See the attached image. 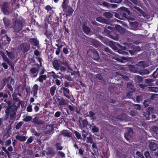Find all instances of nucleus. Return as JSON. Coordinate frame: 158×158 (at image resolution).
Listing matches in <instances>:
<instances>
[{
    "instance_id": "nucleus-23",
    "label": "nucleus",
    "mask_w": 158,
    "mask_h": 158,
    "mask_svg": "<svg viewBox=\"0 0 158 158\" xmlns=\"http://www.w3.org/2000/svg\"><path fill=\"white\" fill-rule=\"evenodd\" d=\"M4 24L6 27H8L10 25L11 21L6 17H4L3 19Z\"/></svg>"
},
{
    "instance_id": "nucleus-9",
    "label": "nucleus",
    "mask_w": 158,
    "mask_h": 158,
    "mask_svg": "<svg viewBox=\"0 0 158 158\" xmlns=\"http://www.w3.org/2000/svg\"><path fill=\"white\" fill-rule=\"evenodd\" d=\"M22 50L24 53L27 52L30 49V45L29 44L23 43L21 45Z\"/></svg>"
},
{
    "instance_id": "nucleus-41",
    "label": "nucleus",
    "mask_w": 158,
    "mask_h": 158,
    "mask_svg": "<svg viewBox=\"0 0 158 158\" xmlns=\"http://www.w3.org/2000/svg\"><path fill=\"white\" fill-rule=\"evenodd\" d=\"M95 113L93 112L92 111H90L89 112L88 116L90 118L92 119H95Z\"/></svg>"
},
{
    "instance_id": "nucleus-49",
    "label": "nucleus",
    "mask_w": 158,
    "mask_h": 158,
    "mask_svg": "<svg viewBox=\"0 0 158 158\" xmlns=\"http://www.w3.org/2000/svg\"><path fill=\"white\" fill-rule=\"evenodd\" d=\"M23 123L22 121L19 122L15 126V128L16 130L19 129L22 126Z\"/></svg>"
},
{
    "instance_id": "nucleus-40",
    "label": "nucleus",
    "mask_w": 158,
    "mask_h": 158,
    "mask_svg": "<svg viewBox=\"0 0 158 158\" xmlns=\"http://www.w3.org/2000/svg\"><path fill=\"white\" fill-rule=\"evenodd\" d=\"M12 110H13V108H7L5 110V116L6 117H8L9 115H10V113Z\"/></svg>"
},
{
    "instance_id": "nucleus-26",
    "label": "nucleus",
    "mask_w": 158,
    "mask_h": 158,
    "mask_svg": "<svg viewBox=\"0 0 158 158\" xmlns=\"http://www.w3.org/2000/svg\"><path fill=\"white\" fill-rule=\"evenodd\" d=\"M53 66L54 68L57 70H59L60 69V65L58 63L57 60H54L52 62Z\"/></svg>"
},
{
    "instance_id": "nucleus-4",
    "label": "nucleus",
    "mask_w": 158,
    "mask_h": 158,
    "mask_svg": "<svg viewBox=\"0 0 158 158\" xmlns=\"http://www.w3.org/2000/svg\"><path fill=\"white\" fill-rule=\"evenodd\" d=\"M12 27L15 32H19L23 28L22 21L19 19H16L13 22Z\"/></svg>"
},
{
    "instance_id": "nucleus-51",
    "label": "nucleus",
    "mask_w": 158,
    "mask_h": 158,
    "mask_svg": "<svg viewBox=\"0 0 158 158\" xmlns=\"http://www.w3.org/2000/svg\"><path fill=\"white\" fill-rule=\"evenodd\" d=\"M16 115V113L14 111V109L13 110H12L11 112L10 113V117L11 119L14 118L15 116Z\"/></svg>"
},
{
    "instance_id": "nucleus-36",
    "label": "nucleus",
    "mask_w": 158,
    "mask_h": 158,
    "mask_svg": "<svg viewBox=\"0 0 158 158\" xmlns=\"http://www.w3.org/2000/svg\"><path fill=\"white\" fill-rule=\"evenodd\" d=\"M120 12H126L128 14H130V10H128V8L123 6H122V7H121L120 8Z\"/></svg>"
},
{
    "instance_id": "nucleus-38",
    "label": "nucleus",
    "mask_w": 158,
    "mask_h": 158,
    "mask_svg": "<svg viewBox=\"0 0 158 158\" xmlns=\"http://www.w3.org/2000/svg\"><path fill=\"white\" fill-rule=\"evenodd\" d=\"M120 15L121 16V18H122L123 19L122 20H125L126 19H128V16L124 12H120Z\"/></svg>"
},
{
    "instance_id": "nucleus-44",
    "label": "nucleus",
    "mask_w": 158,
    "mask_h": 158,
    "mask_svg": "<svg viewBox=\"0 0 158 158\" xmlns=\"http://www.w3.org/2000/svg\"><path fill=\"white\" fill-rule=\"evenodd\" d=\"M145 82L148 84V85H147V86L148 85L150 86L151 85V84L152 83V82L153 81L152 79H146L144 80Z\"/></svg>"
},
{
    "instance_id": "nucleus-59",
    "label": "nucleus",
    "mask_w": 158,
    "mask_h": 158,
    "mask_svg": "<svg viewBox=\"0 0 158 158\" xmlns=\"http://www.w3.org/2000/svg\"><path fill=\"white\" fill-rule=\"evenodd\" d=\"M63 64L66 67H67L68 69L72 71V69L70 67L69 65L66 62H64L63 63Z\"/></svg>"
},
{
    "instance_id": "nucleus-1",
    "label": "nucleus",
    "mask_w": 158,
    "mask_h": 158,
    "mask_svg": "<svg viewBox=\"0 0 158 158\" xmlns=\"http://www.w3.org/2000/svg\"><path fill=\"white\" fill-rule=\"evenodd\" d=\"M68 1L63 0L61 5L63 11L64 12L66 17L71 16L73 11L72 8L68 5Z\"/></svg>"
},
{
    "instance_id": "nucleus-3",
    "label": "nucleus",
    "mask_w": 158,
    "mask_h": 158,
    "mask_svg": "<svg viewBox=\"0 0 158 158\" xmlns=\"http://www.w3.org/2000/svg\"><path fill=\"white\" fill-rule=\"evenodd\" d=\"M79 123L80 127L82 132L84 133H86L89 131V129H91L92 127L91 125L88 123V122L86 119L82 120L81 122L79 121Z\"/></svg>"
},
{
    "instance_id": "nucleus-35",
    "label": "nucleus",
    "mask_w": 158,
    "mask_h": 158,
    "mask_svg": "<svg viewBox=\"0 0 158 158\" xmlns=\"http://www.w3.org/2000/svg\"><path fill=\"white\" fill-rule=\"evenodd\" d=\"M128 68L131 72H132L134 73H136V72L137 70L136 67L134 65H128Z\"/></svg>"
},
{
    "instance_id": "nucleus-58",
    "label": "nucleus",
    "mask_w": 158,
    "mask_h": 158,
    "mask_svg": "<svg viewBox=\"0 0 158 158\" xmlns=\"http://www.w3.org/2000/svg\"><path fill=\"white\" fill-rule=\"evenodd\" d=\"M110 4L109 3L107 2H105V1H104L102 2V5L105 6L106 7L108 8H110Z\"/></svg>"
},
{
    "instance_id": "nucleus-6",
    "label": "nucleus",
    "mask_w": 158,
    "mask_h": 158,
    "mask_svg": "<svg viewBox=\"0 0 158 158\" xmlns=\"http://www.w3.org/2000/svg\"><path fill=\"white\" fill-rule=\"evenodd\" d=\"M59 91L61 93H62L64 96L66 98L69 99H70V90L68 88L62 86L61 88Z\"/></svg>"
},
{
    "instance_id": "nucleus-25",
    "label": "nucleus",
    "mask_w": 158,
    "mask_h": 158,
    "mask_svg": "<svg viewBox=\"0 0 158 158\" xmlns=\"http://www.w3.org/2000/svg\"><path fill=\"white\" fill-rule=\"evenodd\" d=\"M39 86L36 84H35L33 86L32 89V92L33 93L34 96H35L37 94L38 90V89Z\"/></svg>"
},
{
    "instance_id": "nucleus-33",
    "label": "nucleus",
    "mask_w": 158,
    "mask_h": 158,
    "mask_svg": "<svg viewBox=\"0 0 158 158\" xmlns=\"http://www.w3.org/2000/svg\"><path fill=\"white\" fill-rule=\"evenodd\" d=\"M90 129L92 130V132L93 133H97L99 131V129L98 127H97L95 125L92 126V127H91V128Z\"/></svg>"
},
{
    "instance_id": "nucleus-55",
    "label": "nucleus",
    "mask_w": 158,
    "mask_h": 158,
    "mask_svg": "<svg viewBox=\"0 0 158 158\" xmlns=\"http://www.w3.org/2000/svg\"><path fill=\"white\" fill-rule=\"evenodd\" d=\"M74 133L76 137L78 139H80L81 138V135L79 132L77 131H75Z\"/></svg>"
},
{
    "instance_id": "nucleus-50",
    "label": "nucleus",
    "mask_w": 158,
    "mask_h": 158,
    "mask_svg": "<svg viewBox=\"0 0 158 158\" xmlns=\"http://www.w3.org/2000/svg\"><path fill=\"white\" fill-rule=\"evenodd\" d=\"M152 76L154 78L158 77V68L152 74Z\"/></svg>"
},
{
    "instance_id": "nucleus-30",
    "label": "nucleus",
    "mask_w": 158,
    "mask_h": 158,
    "mask_svg": "<svg viewBox=\"0 0 158 158\" xmlns=\"http://www.w3.org/2000/svg\"><path fill=\"white\" fill-rule=\"evenodd\" d=\"M115 28L120 33L122 34L123 32V28L120 25H116L115 26Z\"/></svg>"
},
{
    "instance_id": "nucleus-53",
    "label": "nucleus",
    "mask_w": 158,
    "mask_h": 158,
    "mask_svg": "<svg viewBox=\"0 0 158 158\" xmlns=\"http://www.w3.org/2000/svg\"><path fill=\"white\" fill-rule=\"evenodd\" d=\"M34 107V109L35 112H37L39 110V106H40V105L39 103H37Z\"/></svg>"
},
{
    "instance_id": "nucleus-8",
    "label": "nucleus",
    "mask_w": 158,
    "mask_h": 158,
    "mask_svg": "<svg viewBox=\"0 0 158 158\" xmlns=\"http://www.w3.org/2000/svg\"><path fill=\"white\" fill-rule=\"evenodd\" d=\"M91 57L94 60H98L99 59L98 52L95 49L90 50Z\"/></svg>"
},
{
    "instance_id": "nucleus-18",
    "label": "nucleus",
    "mask_w": 158,
    "mask_h": 158,
    "mask_svg": "<svg viewBox=\"0 0 158 158\" xmlns=\"http://www.w3.org/2000/svg\"><path fill=\"white\" fill-rule=\"evenodd\" d=\"M127 87L129 92L133 93L135 92V88L131 83H128L127 84Z\"/></svg>"
},
{
    "instance_id": "nucleus-13",
    "label": "nucleus",
    "mask_w": 158,
    "mask_h": 158,
    "mask_svg": "<svg viewBox=\"0 0 158 158\" xmlns=\"http://www.w3.org/2000/svg\"><path fill=\"white\" fill-rule=\"evenodd\" d=\"M53 7H51V6L49 5H47L45 7V9L50 14V15L48 16V19H49L50 18L52 17V15L54 13V11H53L52 8Z\"/></svg>"
},
{
    "instance_id": "nucleus-14",
    "label": "nucleus",
    "mask_w": 158,
    "mask_h": 158,
    "mask_svg": "<svg viewBox=\"0 0 158 158\" xmlns=\"http://www.w3.org/2000/svg\"><path fill=\"white\" fill-rule=\"evenodd\" d=\"M11 78L10 76H9L8 77H5L1 81V86L2 88L1 89H2L6 85V84L8 83V82L10 81V79Z\"/></svg>"
},
{
    "instance_id": "nucleus-17",
    "label": "nucleus",
    "mask_w": 158,
    "mask_h": 158,
    "mask_svg": "<svg viewBox=\"0 0 158 158\" xmlns=\"http://www.w3.org/2000/svg\"><path fill=\"white\" fill-rule=\"evenodd\" d=\"M29 41L32 45H33L36 47H38L39 46V41L37 40L36 38H30L29 40Z\"/></svg>"
},
{
    "instance_id": "nucleus-47",
    "label": "nucleus",
    "mask_w": 158,
    "mask_h": 158,
    "mask_svg": "<svg viewBox=\"0 0 158 158\" xmlns=\"http://www.w3.org/2000/svg\"><path fill=\"white\" fill-rule=\"evenodd\" d=\"M137 65L139 66L142 67L143 68L146 67L145 63L143 61H141L139 62Z\"/></svg>"
},
{
    "instance_id": "nucleus-46",
    "label": "nucleus",
    "mask_w": 158,
    "mask_h": 158,
    "mask_svg": "<svg viewBox=\"0 0 158 158\" xmlns=\"http://www.w3.org/2000/svg\"><path fill=\"white\" fill-rule=\"evenodd\" d=\"M143 115L147 120L149 119V115H150V114L149 113L148 111L147 110L146 112H143Z\"/></svg>"
},
{
    "instance_id": "nucleus-54",
    "label": "nucleus",
    "mask_w": 158,
    "mask_h": 158,
    "mask_svg": "<svg viewBox=\"0 0 158 158\" xmlns=\"http://www.w3.org/2000/svg\"><path fill=\"white\" fill-rule=\"evenodd\" d=\"M39 118L37 117H35L32 119V122L37 124L39 123L38 121Z\"/></svg>"
},
{
    "instance_id": "nucleus-64",
    "label": "nucleus",
    "mask_w": 158,
    "mask_h": 158,
    "mask_svg": "<svg viewBox=\"0 0 158 158\" xmlns=\"http://www.w3.org/2000/svg\"><path fill=\"white\" fill-rule=\"evenodd\" d=\"M133 107L135 109L140 110L141 109V105L139 104H134Z\"/></svg>"
},
{
    "instance_id": "nucleus-2",
    "label": "nucleus",
    "mask_w": 158,
    "mask_h": 158,
    "mask_svg": "<svg viewBox=\"0 0 158 158\" xmlns=\"http://www.w3.org/2000/svg\"><path fill=\"white\" fill-rule=\"evenodd\" d=\"M102 42L106 44L108 43V40L105 37L102 36H100L99 37ZM109 46L114 50H117L118 47L120 46V44L118 43L114 42L113 41H110L108 42Z\"/></svg>"
},
{
    "instance_id": "nucleus-21",
    "label": "nucleus",
    "mask_w": 158,
    "mask_h": 158,
    "mask_svg": "<svg viewBox=\"0 0 158 158\" xmlns=\"http://www.w3.org/2000/svg\"><path fill=\"white\" fill-rule=\"evenodd\" d=\"M82 29L84 32L87 35H88L91 31L90 28L87 26L85 24H83Z\"/></svg>"
},
{
    "instance_id": "nucleus-16",
    "label": "nucleus",
    "mask_w": 158,
    "mask_h": 158,
    "mask_svg": "<svg viewBox=\"0 0 158 158\" xmlns=\"http://www.w3.org/2000/svg\"><path fill=\"white\" fill-rule=\"evenodd\" d=\"M116 156L117 158H126L127 156L125 154H123L121 152V150L116 149L115 150Z\"/></svg>"
},
{
    "instance_id": "nucleus-61",
    "label": "nucleus",
    "mask_w": 158,
    "mask_h": 158,
    "mask_svg": "<svg viewBox=\"0 0 158 158\" xmlns=\"http://www.w3.org/2000/svg\"><path fill=\"white\" fill-rule=\"evenodd\" d=\"M144 155L146 158H151V157L148 151L145 152L144 153Z\"/></svg>"
},
{
    "instance_id": "nucleus-43",
    "label": "nucleus",
    "mask_w": 158,
    "mask_h": 158,
    "mask_svg": "<svg viewBox=\"0 0 158 158\" xmlns=\"http://www.w3.org/2000/svg\"><path fill=\"white\" fill-rule=\"evenodd\" d=\"M116 73V75L122 78L123 79L125 80H127L128 79V77L127 76L122 74L120 73L117 72Z\"/></svg>"
},
{
    "instance_id": "nucleus-29",
    "label": "nucleus",
    "mask_w": 158,
    "mask_h": 158,
    "mask_svg": "<svg viewBox=\"0 0 158 158\" xmlns=\"http://www.w3.org/2000/svg\"><path fill=\"white\" fill-rule=\"evenodd\" d=\"M103 14L105 18L108 19L112 18L113 16V14L110 12H106L103 13Z\"/></svg>"
},
{
    "instance_id": "nucleus-11",
    "label": "nucleus",
    "mask_w": 158,
    "mask_h": 158,
    "mask_svg": "<svg viewBox=\"0 0 158 158\" xmlns=\"http://www.w3.org/2000/svg\"><path fill=\"white\" fill-rule=\"evenodd\" d=\"M55 154V152L53 148H48L46 154L48 157L51 158L53 157L54 156Z\"/></svg>"
},
{
    "instance_id": "nucleus-22",
    "label": "nucleus",
    "mask_w": 158,
    "mask_h": 158,
    "mask_svg": "<svg viewBox=\"0 0 158 158\" xmlns=\"http://www.w3.org/2000/svg\"><path fill=\"white\" fill-rule=\"evenodd\" d=\"M109 37L115 40H118L119 38V36L113 31L111 32V34Z\"/></svg>"
},
{
    "instance_id": "nucleus-12",
    "label": "nucleus",
    "mask_w": 158,
    "mask_h": 158,
    "mask_svg": "<svg viewBox=\"0 0 158 158\" xmlns=\"http://www.w3.org/2000/svg\"><path fill=\"white\" fill-rule=\"evenodd\" d=\"M133 133L132 130L129 128L127 131L124 134V137L127 140L129 139L131 137Z\"/></svg>"
},
{
    "instance_id": "nucleus-7",
    "label": "nucleus",
    "mask_w": 158,
    "mask_h": 158,
    "mask_svg": "<svg viewBox=\"0 0 158 158\" xmlns=\"http://www.w3.org/2000/svg\"><path fill=\"white\" fill-rule=\"evenodd\" d=\"M125 44H126V45L128 48H129V49L131 50H127V51H128L131 54H132L134 53V52H133V51L135 52L139 51L140 49V48L138 47L137 46L133 45L132 44L129 43H125ZM128 49L129 48H128Z\"/></svg>"
},
{
    "instance_id": "nucleus-63",
    "label": "nucleus",
    "mask_w": 158,
    "mask_h": 158,
    "mask_svg": "<svg viewBox=\"0 0 158 158\" xmlns=\"http://www.w3.org/2000/svg\"><path fill=\"white\" fill-rule=\"evenodd\" d=\"M61 113L59 111H56L54 114V116L56 118L59 117L60 116Z\"/></svg>"
},
{
    "instance_id": "nucleus-10",
    "label": "nucleus",
    "mask_w": 158,
    "mask_h": 158,
    "mask_svg": "<svg viewBox=\"0 0 158 158\" xmlns=\"http://www.w3.org/2000/svg\"><path fill=\"white\" fill-rule=\"evenodd\" d=\"M148 147L151 151H155L157 149L158 145L154 142L152 141L149 142Z\"/></svg>"
},
{
    "instance_id": "nucleus-34",
    "label": "nucleus",
    "mask_w": 158,
    "mask_h": 158,
    "mask_svg": "<svg viewBox=\"0 0 158 158\" xmlns=\"http://www.w3.org/2000/svg\"><path fill=\"white\" fill-rule=\"evenodd\" d=\"M6 53L9 57L11 59L13 60L15 58V56L14 55L12 52H9L7 50L6 51Z\"/></svg>"
},
{
    "instance_id": "nucleus-28",
    "label": "nucleus",
    "mask_w": 158,
    "mask_h": 158,
    "mask_svg": "<svg viewBox=\"0 0 158 158\" xmlns=\"http://www.w3.org/2000/svg\"><path fill=\"white\" fill-rule=\"evenodd\" d=\"M47 77L46 75H40L39 77L37 79V80L40 82L42 83L44 80H45L47 78Z\"/></svg>"
},
{
    "instance_id": "nucleus-42",
    "label": "nucleus",
    "mask_w": 158,
    "mask_h": 158,
    "mask_svg": "<svg viewBox=\"0 0 158 158\" xmlns=\"http://www.w3.org/2000/svg\"><path fill=\"white\" fill-rule=\"evenodd\" d=\"M55 146L56 149L57 150H61L63 148V147L61 146L60 143H56L55 145Z\"/></svg>"
},
{
    "instance_id": "nucleus-31",
    "label": "nucleus",
    "mask_w": 158,
    "mask_h": 158,
    "mask_svg": "<svg viewBox=\"0 0 158 158\" xmlns=\"http://www.w3.org/2000/svg\"><path fill=\"white\" fill-rule=\"evenodd\" d=\"M16 139L21 142H24L26 141V138L25 136H21L17 135L16 136Z\"/></svg>"
},
{
    "instance_id": "nucleus-56",
    "label": "nucleus",
    "mask_w": 158,
    "mask_h": 158,
    "mask_svg": "<svg viewBox=\"0 0 158 158\" xmlns=\"http://www.w3.org/2000/svg\"><path fill=\"white\" fill-rule=\"evenodd\" d=\"M3 58V60L6 62H7L8 64L9 65H10V64L11 63V62H10L9 61V59L6 57V56H4V57L2 58Z\"/></svg>"
},
{
    "instance_id": "nucleus-15",
    "label": "nucleus",
    "mask_w": 158,
    "mask_h": 158,
    "mask_svg": "<svg viewBox=\"0 0 158 158\" xmlns=\"http://www.w3.org/2000/svg\"><path fill=\"white\" fill-rule=\"evenodd\" d=\"M44 35L46 36V37L49 40L51 41L52 37L53 35L52 31L50 30H46L44 33Z\"/></svg>"
},
{
    "instance_id": "nucleus-60",
    "label": "nucleus",
    "mask_w": 158,
    "mask_h": 158,
    "mask_svg": "<svg viewBox=\"0 0 158 158\" xmlns=\"http://www.w3.org/2000/svg\"><path fill=\"white\" fill-rule=\"evenodd\" d=\"M134 8L136 10L138 11L140 13L143 14L144 13L143 10L140 8L136 6H135Z\"/></svg>"
},
{
    "instance_id": "nucleus-20",
    "label": "nucleus",
    "mask_w": 158,
    "mask_h": 158,
    "mask_svg": "<svg viewBox=\"0 0 158 158\" xmlns=\"http://www.w3.org/2000/svg\"><path fill=\"white\" fill-rule=\"evenodd\" d=\"M39 70L38 68H32L30 70V72L31 74H33L34 77H36L38 74Z\"/></svg>"
},
{
    "instance_id": "nucleus-57",
    "label": "nucleus",
    "mask_w": 158,
    "mask_h": 158,
    "mask_svg": "<svg viewBox=\"0 0 158 158\" xmlns=\"http://www.w3.org/2000/svg\"><path fill=\"white\" fill-rule=\"evenodd\" d=\"M152 129L154 132L157 135H158V127H157L154 126Z\"/></svg>"
},
{
    "instance_id": "nucleus-24",
    "label": "nucleus",
    "mask_w": 158,
    "mask_h": 158,
    "mask_svg": "<svg viewBox=\"0 0 158 158\" xmlns=\"http://www.w3.org/2000/svg\"><path fill=\"white\" fill-rule=\"evenodd\" d=\"M57 100L59 105H65L66 104V101L62 98H57Z\"/></svg>"
},
{
    "instance_id": "nucleus-19",
    "label": "nucleus",
    "mask_w": 158,
    "mask_h": 158,
    "mask_svg": "<svg viewBox=\"0 0 158 158\" xmlns=\"http://www.w3.org/2000/svg\"><path fill=\"white\" fill-rule=\"evenodd\" d=\"M91 43L93 46L96 48H98L102 44V43L99 41L95 39H93L91 41Z\"/></svg>"
},
{
    "instance_id": "nucleus-62",
    "label": "nucleus",
    "mask_w": 158,
    "mask_h": 158,
    "mask_svg": "<svg viewBox=\"0 0 158 158\" xmlns=\"http://www.w3.org/2000/svg\"><path fill=\"white\" fill-rule=\"evenodd\" d=\"M87 142L91 144L93 143V139L91 137L89 136L87 137Z\"/></svg>"
},
{
    "instance_id": "nucleus-39",
    "label": "nucleus",
    "mask_w": 158,
    "mask_h": 158,
    "mask_svg": "<svg viewBox=\"0 0 158 158\" xmlns=\"http://www.w3.org/2000/svg\"><path fill=\"white\" fill-rule=\"evenodd\" d=\"M112 31H110V30L107 29L106 28H104V29L103 33L105 35L108 36V37L111 34V32Z\"/></svg>"
},
{
    "instance_id": "nucleus-5",
    "label": "nucleus",
    "mask_w": 158,
    "mask_h": 158,
    "mask_svg": "<svg viewBox=\"0 0 158 158\" xmlns=\"http://www.w3.org/2000/svg\"><path fill=\"white\" fill-rule=\"evenodd\" d=\"M1 9L3 13L5 15H8L10 13L8 2H3L1 6Z\"/></svg>"
},
{
    "instance_id": "nucleus-32",
    "label": "nucleus",
    "mask_w": 158,
    "mask_h": 158,
    "mask_svg": "<svg viewBox=\"0 0 158 158\" xmlns=\"http://www.w3.org/2000/svg\"><path fill=\"white\" fill-rule=\"evenodd\" d=\"M61 134L64 137H71V134L69 132H67V131L65 130L62 131Z\"/></svg>"
},
{
    "instance_id": "nucleus-37",
    "label": "nucleus",
    "mask_w": 158,
    "mask_h": 158,
    "mask_svg": "<svg viewBox=\"0 0 158 158\" xmlns=\"http://www.w3.org/2000/svg\"><path fill=\"white\" fill-rule=\"evenodd\" d=\"M56 87L55 85L52 87L50 89V93L52 96L54 95Z\"/></svg>"
},
{
    "instance_id": "nucleus-52",
    "label": "nucleus",
    "mask_w": 158,
    "mask_h": 158,
    "mask_svg": "<svg viewBox=\"0 0 158 158\" xmlns=\"http://www.w3.org/2000/svg\"><path fill=\"white\" fill-rule=\"evenodd\" d=\"M6 87L10 92H11L12 93L13 92V89L10 84L9 83H7L6 84Z\"/></svg>"
},
{
    "instance_id": "nucleus-45",
    "label": "nucleus",
    "mask_w": 158,
    "mask_h": 158,
    "mask_svg": "<svg viewBox=\"0 0 158 158\" xmlns=\"http://www.w3.org/2000/svg\"><path fill=\"white\" fill-rule=\"evenodd\" d=\"M32 119V117L31 116L29 115H27L23 119V120L24 122H28L30 121Z\"/></svg>"
},
{
    "instance_id": "nucleus-27",
    "label": "nucleus",
    "mask_w": 158,
    "mask_h": 158,
    "mask_svg": "<svg viewBox=\"0 0 158 158\" xmlns=\"http://www.w3.org/2000/svg\"><path fill=\"white\" fill-rule=\"evenodd\" d=\"M96 20L100 23H107L108 22V21L106 19L103 18L101 16H99L97 17L96 18Z\"/></svg>"
},
{
    "instance_id": "nucleus-48",
    "label": "nucleus",
    "mask_w": 158,
    "mask_h": 158,
    "mask_svg": "<svg viewBox=\"0 0 158 158\" xmlns=\"http://www.w3.org/2000/svg\"><path fill=\"white\" fill-rule=\"evenodd\" d=\"M117 52L119 54L124 55H128V53L125 51L121 50V49H118L117 50Z\"/></svg>"
}]
</instances>
